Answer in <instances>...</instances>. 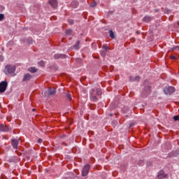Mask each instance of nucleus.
<instances>
[{
    "label": "nucleus",
    "mask_w": 179,
    "mask_h": 179,
    "mask_svg": "<svg viewBox=\"0 0 179 179\" xmlns=\"http://www.w3.org/2000/svg\"><path fill=\"white\" fill-rule=\"evenodd\" d=\"M97 4L96 3V2H93L90 4L91 8H94V6H96Z\"/></svg>",
    "instance_id": "nucleus-26"
},
{
    "label": "nucleus",
    "mask_w": 179,
    "mask_h": 179,
    "mask_svg": "<svg viewBox=\"0 0 179 179\" xmlns=\"http://www.w3.org/2000/svg\"><path fill=\"white\" fill-rule=\"evenodd\" d=\"M150 20H152V17L149 15L145 16L143 18V22H145V23H149V22H150Z\"/></svg>",
    "instance_id": "nucleus-14"
},
{
    "label": "nucleus",
    "mask_w": 179,
    "mask_h": 179,
    "mask_svg": "<svg viewBox=\"0 0 179 179\" xmlns=\"http://www.w3.org/2000/svg\"><path fill=\"white\" fill-rule=\"evenodd\" d=\"M163 148H164V145H162V149H163Z\"/></svg>",
    "instance_id": "nucleus-37"
},
{
    "label": "nucleus",
    "mask_w": 179,
    "mask_h": 179,
    "mask_svg": "<svg viewBox=\"0 0 179 179\" xmlns=\"http://www.w3.org/2000/svg\"><path fill=\"white\" fill-rule=\"evenodd\" d=\"M38 65H40V66H44L45 63L43 61H41L38 62Z\"/></svg>",
    "instance_id": "nucleus-23"
},
{
    "label": "nucleus",
    "mask_w": 179,
    "mask_h": 179,
    "mask_svg": "<svg viewBox=\"0 0 179 179\" xmlns=\"http://www.w3.org/2000/svg\"><path fill=\"white\" fill-rule=\"evenodd\" d=\"M49 5L52 6V8H57L58 6V2L57 0H50Z\"/></svg>",
    "instance_id": "nucleus-11"
},
{
    "label": "nucleus",
    "mask_w": 179,
    "mask_h": 179,
    "mask_svg": "<svg viewBox=\"0 0 179 179\" xmlns=\"http://www.w3.org/2000/svg\"><path fill=\"white\" fill-rule=\"evenodd\" d=\"M109 36L110 38H115V35H114V32L113 31H109Z\"/></svg>",
    "instance_id": "nucleus-20"
},
{
    "label": "nucleus",
    "mask_w": 179,
    "mask_h": 179,
    "mask_svg": "<svg viewBox=\"0 0 179 179\" xmlns=\"http://www.w3.org/2000/svg\"><path fill=\"white\" fill-rule=\"evenodd\" d=\"M32 111H36V109H34H34H32Z\"/></svg>",
    "instance_id": "nucleus-36"
},
{
    "label": "nucleus",
    "mask_w": 179,
    "mask_h": 179,
    "mask_svg": "<svg viewBox=\"0 0 179 179\" xmlns=\"http://www.w3.org/2000/svg\"><path fill=\"white\" fill-rule=\"evenodd\" d=\"M15 71L16 66L15 65L8 64L5 67L4 73H6V75H8V73L13 75Z\"/></svg>",
    "instance_id": "nucleus-1"
},
{
    "label": "nucleus",
    "mask_w": 179,
    "mask_h": 179,
    "mask_svg": "<svg viewBox=\"0 0 179 179\" xmlns=\"http://www.w3.org/2000/svg\"><path fill=\"white\" fill-rule=\"evenodd\" d=\"M0 131H1L2 132H8V131H9V129H8V127L3 124H0Z\"/></svg>",
    "instance_id": "nucleus-13"
},
{
    "label": "nucleus",
    "mask_w": 179,
    "mask_h": 179,
    "mask_svg": "<svg viewBox=\"0 0 179 179\" xmlns=\"http://www.w3.org/2000/svg\"><path fill=\"white\" fill-rule=\"evenodd\" d=\"M158 179H164L167 177V174L164 173V171H160L158 173Z\"/></svg>",
    "instance_id": "nucleus-8"
},
{
    "label": "nucleus",
    "mask_w": 179,
    "mask_h": 179,
    "mask_svg": "<svg viewBox=\"0 0 179 179\" xmlns=\"http://www.w3.org/2000/svg\"><path fill=\"white\" fill-rule=\"evenodd\" d=\"M3 17H5V15L3 14H0V22L3 20Z\"/></svg>",
    "instance_id": "nucleus-24"
},
{
    "label": "nucleus",
    "mask_w": 179,
    "mask_h": 179,
    "mask_svg": "<svg viewBox=\"0 0 179 179\" xmlns=\"http://www.w3.org/2000/svg\"><path fill=\"white\" fill-rule=\"evenodd\" d=\"M54 58L55 59H59V58L64 59V58H66V55L64 54H55Z\"/></svg>",
    "instance_id": "nucleus-10"
},
{
    "label": "nucleus",
    "mask_w": 179,
    "mask_h": 179,
    "mask_svg": "<svg viewBox=\"0 0 179 179\" xmlns=\"http://www.w3.org/2000/svg\"><path fill=\"white\" fill-rule=\"evenodd\" d=\"M95 94H97V96H101V94H102L101 89H100V88L96 89V90L95 92Z\"/></svg>",
    "instance_id": "nucleus-19"
},
{
    "label": "nucleus",
    "mask_w": 179,
    "mask_h": 179,
    "mask_svg": "<svg viewBox=\"0 0 179 179\" xmlns=\"http://www.w3.org/2000/svg\"><path fill=\"white\" fill-rule=\"evenodd\" d=\"M11 145L13 149H15V150H17V146H19V140L16 138L11 140Z\"/></svg>",
    "instance_id": "nucleus-7"
},
{
    "label": "nucleus",
    "mask_w": 179,
    "mask_h": 179,
    "mask_svg": "<svg viewBox=\"0 0 179 179\" xmlns=\"http://www.w3.org/2000/svg\"><path fill=\"white\" fill-rule=\"evenodd\" d=\"M103 48L106 50V51H108V46H107L106 45H103Z\"/></svg>",
    "instance_id": "nucleus-27"
},
{
    "label": "nucleus",
    "mask_w": 179,
    "mask_h": 179,
    "mask_svg": "<svg viewBox=\"0 0 179 179\" xmlns=\"http://www.w3.org/2000/svg\"><path fill=\"white\" fill-rule=\"evenodd\" d=\"M90 93V99L92 101H97V96H96V91L94 90H91Z\"/></svg>",
    "instance_id": "nucleus-6"
},
{
    "label": "nucleus",
    "mask_w": 179,
    "mask_h": 179,
    "mask_svg": "<svg viewBox=\"0 0 179 179\" xmlns=\"http://www.w3.org/2000/svg\"><path fill=\"white\" fill-rule=\"evenodd\" d=\"M122 111H124V109H122Z\"/></svg>",
    "instance_id": "nucleus-38"
},
{
    "label": "nucleus",
    "mask_w": 179,
    "mask_h": 179,
    "mask_svg": "<svg viewBox=\"0 0 179 179\" xmlns=\"http://www.w3.org/2000/svg\"><path fill=\"white\" fill-rule=\"evenodd\" d=\"M173 120H174V121H178V120H179L178 115L174 116V117H173Z\"/></svg>",
    "instance_id": "nucleus-28"
},
{
    "label": "nucleus",
    "mask_w": 179,
    "mask_h": 179,
    "mask_svg": "<svg viewBox=\"0 0 179 179\" xmlns=\"http://www.w3.org/2000/svg\"><path fill=\"white\" fill-rule=\"evenodd\" d=\"M177 48H172V50L174 51V50H176Z\"/></svg>",
    "instance_id": "nucleus-34"
},
{
    "label": "nucleus",
    "mask_w": 179,
    "mask_h": 179,
    "mask_svg": "<svg viewBox=\"0 0 179 179\" xmlns=\"http://www.w3.org/2000/svg\"><path fill=\"white\" fill-rule=\"evenodd\" d=\"M6 87H8V82L2 81L0 83V93H5Z\"/></svg>",
    "instance_id": "nucleus-4"
},
{
    "label": "nucleus",
    "mask_w": 179,
    "mask_h": 179,
    "mask_svg": "<svg viewBox=\"0 0 179 179\" xmlns=\"http://www.w3.org/2000/svg\"><path fill=\"white\" fill-rule=\"evenodd\" d=\"M69 24H73V20H69Z\"/></svg>",
    "instance_id": "nucleus-29"
},
{
    "label": "nucleus",
    "mask_w": 179,
    "mask_h": 179,
    "mask_svg": "<svg viewBox=\"0 0 179 179\" xmlns=\"http://www.w3.org/2000/svg\"><path fill=\"white\" fill-rule=\"evenodd\" d=\"M29 72H31V73H36L37 72V69L35 67H30L28 69Z\"/></svg>",
    "instance_id": "nucleus-16"
},
{
    "label": "nucleus",
    "mask_w": 179,
    "mask_h": 179,
    "mask_svg": "<svg viewBox=\"0 0 179 179\" xmlns=\"http://www.w3.org/2000/svg\"><path fill=\"white\" fill-rule=\"evenodd\" d=\"M148 80H145L144 82V92L142 93L143 97H146V96H148V94L150 93L152 87L150 86V84L148 85Z\"/></svg>",
    "instance_id": "nucleus-2"
},
{
    "label": "nucleus",
    "mask_w": 179,
    "mask_h": 179,
    "mask_svg": "<svg viewBox=\"0 0 179 179\" xmlns=\"http://www.w3.org/2000/svg\"><path fill=\"white\" fill-rule=\"evenodd\" d=\"M66 98L68 99V100H71L72 99V96H71V94H66Z\"/></svg>",
    "instance_id": "nucleus-25"
},
{
    "label": "nucleus",
    "mask_w": 179,
    "mask_h": 179,
    "mask_svg": "<svg viewBox=\"0 0 179 179\" xmlns=\"http://www.w3.org/2000/svg\"><path fill=\"white\" fill-rule=\"evenodd\" d=\"M42 142H43V139L39 138V139L38 140V143H41Z\"/></svg>",
    "instance_id": "nucleus-33"
},
{
    "label": "nucleus",
    "mask_w": 179,
    "mask_h": 179,
    "mask_svg": "<svg viewBox=\"0 0 179 179\" xmlns=\"http://www.w3.org/2000/svg\"><path fill=\"white\" fill-rule=\"evenodd\" d=\"M106 54H107V52H106V50H101V55L102 57H106Z\"/></svg>",
    "instance_id": "nucleus-21"
},
{
    "label": "nucleus",
    "mask_w": 179,
    "mask_h": 179,
    "mask_svg": "<svg viewBox=\"0 0 179 179\" xmlns=\"http://www.w3.org/2000/svg\"><path fill=\"white\" fill-rule=\"evenodd\" d=\"M79 5V3L76 1H73L71 2V6L73 8H78V6Z\"/></svg>",
    "instance_id": "nucleus-18"
},
{
    "label": "nucleus",
    "mask_w": 179,
    "mask_h": 179,
    "mask_svg": "<svg viewBox=\"0 0 179 179\" xmlns=\"http://www.w3.org/2000/svg\"><path fill=\"white\" fill-rule=\"evenodd\" d=\"M139 80H141V77H139V76L129 77L130 82H139Z\"/></svg>",
    "instance_id": "nucleus-9"
},
{
    "label": "nucleus",
    "mask_w": 179,
    "mask_h": 179,
    "mask_svg": "<svg viewBox=\"0 0 179 179\" xmlns=\"http://www.w3.org/2000/svg\"><path fill=\"white\" fill-rule=\"evenodd\" d=\"M113 127H117V122H112Z\"/></svg>",
    "instance_id": "nucleus-31"
},
{
    "label": "nucleus",
    "mask_w": 179,
    "mask_h": 179,
    "mask_svg": "<svg viewBox=\"0 0 179 179\" xmlns=\"http://www.w3.org/2000/svg\"><path fill=\"white\" fill-rule=\"evenodd\" d=\"M0 61L1 62L3 61V56L0 55Z\"/></svg>",
    "instance_id": "nucleus-32"
},
{
    "label": "nucleus",
    "mask_w": 179,
    "mask_h": 179,
    "mask_svg": "<svg viewBox=\"0 0 179 179\" xmlns=\"http://www.w3.org/2000/svg\"><path fill=\"white\" fill-rule=\"evenodd\" d=\"M48 92H49V96H52L55 94V88H50L48 90Z\"/></svg>",
    "instance_id": "nucleus-15"
},
{
    "label": "nucleus",
    "mask_w": 179,
    "mask_h": 179,
    "mask_svg": "<svg viewBox=\"0 0 179 179\" xmlns=\"http://www.w3.org/2000/svg\"><path fill=\"white\" fill-rule=\"evenodd\" d=\"M66 34L67 35L72 34V29H67L66 31Z\"/></svg>",
    "instance_id": "nucleus-22"
},
{
    "label": "nucleus",
    "mask_w": 179,
    "mask_h": 179,
    "mask_svg": "<svg viewBox=\"0 0 179 179\" xmlns=\"http://www.w3.org/2000/svg\"><path fill=\"white\" fill-rule=\"evenodd\" d=\"M171 59H177V57L176 56H171L170 57Z\"/></svg>",
    "instance_id": "nucleus-30"
},
{
    "label": "nucleus",
    "mask_w": 179,
    "mask_h": 179,
    "mask_svg": "<svg viewBox=\"0 0 179 179\" xmlns=\"http://www.w3.org/2000/svg\"><path fill=\"white\" fill-rule=\"evenodd\" d=\"M31 79V75L27 73L24 74V78H23V82H27L28 80H30Z\"/></svg>",
    "instance_id": "nucleus-12"
},
{
    "label": "nucleus",
    "mask_w": 179,
    "mask_h": 179,
    "mask_svg": "<svg viewBox=\"0 0 179 179\" xmlns=\"http://www.w3.org/2000/svg\"><path fill=\"white\" fill-rule=\"evenodd\" d=\"M90 170V166L89 164L85 165L82 171L83 177H86L89 174V171Z\"/></svg>",
    "instance_id": "nucleus-5"
},
{
    "label": "nucleus",
    "mask_w": 179,
    "mask_h": 179,
    "mask_svg": "<svg viewBox=\"0 0 179 179\" xmlns=\"http://www.w3.org/2000/svg\"><path fill=\"white\" fill-rule=\"evenodd\" d=\"M110 117H113V113H110Z\"/></svg>",
    "instance_id": "nucleus-35"
},
{
    "label": "nucleus",
    "mask_w": 179,
    "mask_h": 179,
    "mask_svg": "<svg viewBox=\"0 0 179 179\" xmlns=\"http://www.w3.org/2000/svg\"><path fill=\"white\" fill-rule=\"evenodd\" d=\"M80 44V41H77V42L76 43V44L73 45L75 50H79V48H80L79 47Z\"/></svg>",
    "instance_id": "nucleus-17"
},
{
    "label": "nucleus",
    "mask_w": 179,
    "mask_h": 179,
    "mask_svg": "<svg viewBox=\"0 0 179 179\" xmlns=\"http://www.w3.org/2000/svg\"><path fill=\"white\" fill-rule=\"evenodd\" d=\"M174 92H176L174 87H166L164 89V93H165V94H173Z\"/></svg>",
    "instance_id": "nucleus-3"
}]
</instances>
